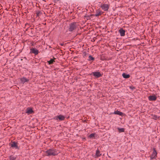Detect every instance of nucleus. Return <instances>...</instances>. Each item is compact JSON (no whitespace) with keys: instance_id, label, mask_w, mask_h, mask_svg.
<instances>
[{"instance_id":"obj_12","label":"nucleus","mask_w":160,"mask_h":160,"mask_svg":"<svg viewBox=\"0 0 160 160\" xmlns=\"http://www.w3.org/2000/svg\"><path fill=\"white\" fill-rule=\"evenodd\" d=\"M33 112V111L31 108H28L27 109L26 113L28 114L32 113Z\"/></svg>"},{"instance_id":"obj_2","label":"nucleus","mask_w":160,"mask_h":160,"mask_svg":"<svg viewBox=\"0 0 160 160\" xmlns=\"http://www.w3.org/2000/svg\"><path fill=\"white\" fill-rule=\"evenodd\" d=\"M78 26L76 22H73L69 24L68 31L70 32H74Z\"/></svg>"},{"instance_id":"obj_16","label":"nucleus","mask_w":160,"mask_h":160,"mask_svg":"<svg viewBox=\"0 0 160 160\" xmlns=\"http://www.w3.org/2000/svg\"><path fill=\"white\" fill-rule=\"evenodd\" d=\"M101 155V154L100 153V152L98 149H97L96 152L95 156L97 157H100Z\"/></svg>"},{"instance_id":"obj_19","label":"nucleus","mask_w":160,"mask_h":160,"mask_svg":"<svg viewBox=\"0 0 160 160\" xmlns=\"http://www.w3.org/2000/svg\"><path fill=\"white\" fill-rule=\"evenodd\" d=\"M95 135V133H92L89 135V137L90 138H94Z\"/></svg>"},{"instance_id":"obj_5","label":"nucleus","mask_w":160,"mask_h":160,"mask_svg":"<svg viewBox=\"0 0 160 160\" xmlns=\"http://www.w3.org/2000/svg\"><path fill=\"white\" fill-rule=\"evenodd\" d=\"M153 152L150 157L151 159H153L155 158H156L157 155V152L155 150V148H153Z\"/></svg>"},{"instance_id":"obj_24","label":"nucleus","mask_w":160,"mask_h":160,"mask_svg":"<svg viewBox=\"0 0 160 160\" xmlns=\"http://www.w3.org/2000/svg\"><path fill=\"white\" fill-rule=\"evenodd\" d=\"M159 33L160 34V29L159 32Z\"/></svg>"},{"instance_id":"obj_6","label":"nucleus","mask_w":160,"mask_h":160,"mask_svg":"<svg viewBox=\"0 0 160 160\" xmlns=\"http://www.w3.org/2000/svg\"><path fill=\"white\" fill-rule=\"evenodd\" d=\"M92 74L94 76L97 78H98L102 76L101 74L98 72H93Z\"/></svg>"},{"instance_id":"obj_8","label":"nucleus","mask_w":160,"mask_h":160,"mask_svg":"<svg viewBox=\"0 0 160 160\" xmlns=\"http://www.w3.org/2000/svg\"><path fill=\"white\" fill-rule=\"evenodd\" d=\"M11 147L13 148H15L16 149H18L19 148L17 143L15 142H13L11 144Z\"/></svg>"},{"instance_id":"obj_13","label":"nucleus","mask_w":160,"mask_h":160,"mask_svg":"<svg viewBox=\"0 0 160 160\" xmlns=\"http://www.w3.org/2000/svg\"><path fill=\"white\" fill-rule=\"evenodd\" d=\"M114 114H115L118 115L120 116H122L123 114V113L122 112H120L119 111H118V110H116V111H115L114 112Z\"/></svg>"},{"instance_id":"obj_7","label":"nucleus","mask_w":160,"mask_h":160,"mask_svg":"<svg viewBox=\"0 0 160 160\" xmlns=\"http://www.w3.org/2000/svg\"><path fill=\"white\" fill-rule=\"evenodd\" d=\"M31 52L34 54L35 55H37L38 53V51L35 48H32L30 49Z\"/></svg>"},{"instance_id":"obj_1","label":"nucleus","mask_w":160,"mask_h":160,"mask_svg":"<svg viewBox=\"0 0 160 160\" xmlns=\"http://www.w3.org/2000/svg\"><path fill=\"white\" fill-rule=\"evenodd\" d=\"M46 155L48 156H55L57 155L58 153V151H57L56 149H49L46 151Z\"/></svg>"},{"instance_id":"obj_22","label":"nucleus","mask_w":160,"mask_h":160,"mask_svg":"<svg viewBox=\"0 0 160 160\" xmlns=\"http://www.w3.org/2000/svg\"><path fill=\"white\" fill-rule=\"evenodd\" d=\"M129 88L131 89L132 90H133L135 88L132 86H131L129 87Z\"/></svg>"},{"instance_id":"obj_21","label":"nucleus","mask_w":160,"mask_h":160,"mask_svg":"<svg viewBox=\"0 0 160 160\" xmlns=\"http://www.w3.org/2000/svg\"><path fill=\"white\" fill-rule=\"evenodd\" d=\"M94 60V58L92 57L91 55H90L88 57V60L89 61H92Z\"/></svg>"},{"instance_id":"obj_17","label":"nucleus","mask_w":160,"mask_h":160,"mask_svg":"<svg viewBox=\"0 0 160 160\" xmlns=\"http://www.w3.org/2000/svg\"><path fill=\"white\" fill-rule=\"evenodd\" d=\"M117 129H118V132H124V128H117Z\"/></svg>"},{"instance_id":"obj_14","label":"nucleus","mask_w":160,"mask_h":160,"mask_svg":"<svg viewBox=\"0 0 160 160\" xmlns=\"http://www.w3.org/2000/svg\"><path fill=\"white\" fill-rule=\"evenodd\" d=\"M101 14L102 13L101 11L100 10H96V14H95L94 16L97 17L98 16L101 15Z\"/></svg>"},{"instance_id":"obj_20","label":"nucleus","mask_w":160,"mask_h":160,"mask_svg":"<svg viewBox=\"0 0 160 160\" xmlns=\"http://www.w3.org/2000/svg\"><path fill=\"white\" fill-rule=\"evenodd\" d=\"M16 157L13 156H10L9 157V160H15Z\"/></svg>"},{"instance_id":"obj_15","label":"nucleus","mask_w":160,"mask_h":160,"mask_svg":"<svg viewBox=\"0 0 160 160\" xmlns=\"http://www.w3.org/2000/svg\"><path fill=\"white\" fill-rule=\"evenodd\" d=\"M122 76L123 78H129L130 77V76L129 74H126L124 73H123L122 74Z\"/></svg>"},{"instance_id":"obj_11","label":"nucleus","mask_w":160,"mask_h":160,"mask_svg":"<svg viewBox=\"0 0 160 160\" xmlns=\"http://www.w3.org/2000/svg\"><path fill=\"white\" fill-rule=\"evenodd\" d=\"M21 81L22 83H24L28 82L29 81V79L25 77H23L21 78Z\"/></svg>"},{"instance_id":"obj_9","label":"nucleus","mask_w":160,"mask_h":160,"mask_svg":"<svg viewBox=\"0 0 160 160\" xmlns=\"http://www.w3.org/2000/svg\"><path fill=\"white\" fill-rule=\"evenodd\" d=\"M119 32L121 36H125V31L122 28H121L119 30Z\"/></svg>"},{"instance_id":"obj_3","label":"nucleus","mask_w":160,"mask_h":160,"mask_svg":"<svg viewBox=\"0 0 160 160\" xmlns=\"http://www.w3.org/2000/svg\"><path fill=\"white\" fill-rule=\"evenodd\" d=\"M65 118L64 116L62 115L61 114H60L54 117L53 119L56 120H59V121H62Z\"/></svg>"},{"instance_id":"obj_10","label":"nucleus","mask_w":160,"mask_h":160,"mask_svg":"<svg viewBox=\"0 0 160 160\" xmlns=\"http://www.w3.org/2000/svg\"><path fill=\"white\" fill-rule=\"evenodd\" d=\"M156 97L155 95H152L149 96L148 99L151 101H155L156 99Z\"/></svg>"},{"instance_id":"obj_18","label":"nucleus","mask_w":160,"mask_h":160,"mask_svg":"<svg viewBox=\"0 0 160 160\" xmlns=\"http://www.w3.org/2000/svg\"><path fill=\"white\" fill-rule=\"evenodd\" d=\"M54 62V60L53 59H51L49 61H48L49 64H52Z\"/></svg>"},{"instance_id":"obj_4","label":"nucleus","mask_w":160,"mask_h":160,"mask_svg":"<svg viewBox=\"0 0 160 160\" xmlns=\"http://www.w3.org/2000/svg\"><path fill=\"white\" fill-rule=\"evenodd\" d=\"M101 7L104 11H107L108 10L109 6L107 4H102Z\"/></svg>"},{"instance_id":"obj_23","label":"nucleus","mask_w":160,"mask_h":160,"mask_svg":"<svg viewBox=\"0 0 160 160\" xmlns=\"http://www.w3.org/2000/svg\"><path fill=\"white\" fill-rule=\"evenodd\" d=\"M64 44V43H61V46H63Z\"/></svg>"}]
</instances>
